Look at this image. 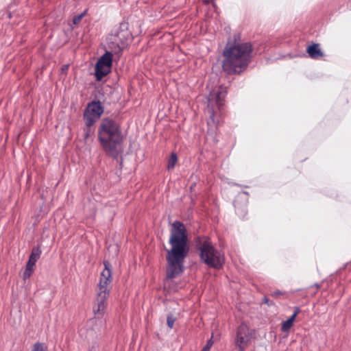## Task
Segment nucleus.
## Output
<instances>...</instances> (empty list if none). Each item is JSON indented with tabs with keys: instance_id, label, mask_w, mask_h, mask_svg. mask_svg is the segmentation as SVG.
<instances>
[{
	"instance_id": "obj_25",
	"label": "nucleus",
	"mask_w": 351,
	"mask_h": 351,
	"mask_svg": "<svg viewBox=\"0 0 351 351\" xmlns=\"http://www.w3.org/2000/svg\"><path fill=\"white\" fill-rule=\"evenodd\" d=\"M312 287H315L317 290H318L319 288H320V285L319 284H317V283H315V285H313Z\"/></svg>"
},
{
	"instance_id": "obj_24",
	"label": "nucleus",
	"mask_w": 351,
	"mask_h": 351,
	"mask_svg": "<svg viewBox=\"0 0 351 351\" xmlns=\"http://www.w3.org/2000/svg\"><path fill=\"white\" fill-rule=\"evenodd\" d=\"M263 302H264L265 304H268L269 306H271V305L272 304L271 303H269V299H268L267 298H266V297H265V298L263 299Z\"/></svg>"
},
{
	"instance_id": "obj_28",
	"label": "nucleus",
	"mask_w": 351,
	"mask_h": 351,
	"mask_svg": "<svg viewBox=\"0 0 351 351\" xmlns=\"http://www.w3.org/2000/svg\"><path fill=\"white\" fill-rule=\"evenodd\" d=\"M209 2V0H206V3H208Z\"/></svg>"
},
{
	"instance_id": "obj_6",
	"label": "nucleus",
	"mask_w": 351,
	"mask_h": 351,
	"mask_svg": "<svg viewBox=\"0 0 351 351\" xmlns=\"http://www.w3.org/2000/svg\"><path fill=\"white\" fill-rule=\"evenodd\" d=\"M129 23H119L107 37L108 48L114 53H119L134 37L129 30Z\"/></svg>"
},
{
	"instance_id": "obj_18",
	"label": "nucleus",
	"mask_w": 351,
	"mask_h": 351,
	"mask_svg": "<svg viewBox=\"0 0 351 351\" xmlns=\"http://www.w3.org/2000/svg\"><path fill=\"white\" fill-rule=\"evenodd\" d=\"M176 319L172 315H168L167 317V324L169 328H172Z\"/></svg>"
},
{
	"instance_id": "obj_26",
	"label": "nucleus",
	"mask_w": 351,
	"mask_h": 351,
	"mask_svg": "<svg viewBox=\"0 0 351 351\" xmlns=\"http://www.w3.org/2000/svg\"><path fill=\"white\" fill-rule=\"evenodd\" d=\"M248 195V193H247V192H246V191H243V192H242V193H239V197H240V196H241V195Z\"/></svg>"
},
{
	"instance_id": "obj_14",
	"label": "nucleus",
	"mask_w": 351,
	"mask_h": 351,
	"mask_svg": "<svg viewBox=\"0 0 351 351\" xmlns=\"http://www.w3.org/2000/svg\"><path fill=\"white\" fill-rule=\"evenodd\" d=\"M93 125H86V127L84 129V138L86 141L88 140L90 137H91L95 132Z\"/></svg>"
},
{
	"instance_id": "obj_22",
	"label": "nucleus",
	"mask_w": 351,
	"mask_h": 351,
	"mask_svg": "<svg viewBox=\"0 0 351 351\" xmlns=\"http://www.w3.org/2000/svg\"><path fill=\"white\" fill-rule=\"evenodd\" d=\"M234 207H235V210H236L237 213L239 216H243L244 217V215H245V210H241V212L240 213V208L239 206H237L236 202L234 203Z\"/></svg>"
},
{
	"instance_id": "obj_16",
	"label": "nucleus",
	"mask_w": 351,
	"mask_h": 351,
	"mask_svg": "<svg viewBox=\"0 0 351 351\" xmlns=\"http://www.w3.org/2000/svg\"><path fill=\"white\" fill-rule=\"evenodd\" d=\"M31 351H48L47 346L44 343H36Z\"/></svg>"
},
{
	"instance_id": "obj_13",
	"label": "nucleus",
	"mask_w": 351,
	"mask_h": 351,
	"mask_svg": "<svg viewBox=\"0 0 351 351\" xmlns=\"http://www.w3.org/2000/svg\"><path fill=\"white\" fill-rule=\"evenodd\" d=\"M306 51L308 52L309 56L313 59H318L323 56V52L319 48V46L318 44H313L311 45H309Z\"/></svg>"
},
{
	"instance_id": "obj_7",
	"label": "nucleus",
	"mask_w": 351,
	"mask_h": 351,
	"mask_svg": "<svg viewBox=\"0 0 351 351\" xmlns=\"http://www.w3.org/2000/svg\"><path fill=\"white\" fill-rule=\"evenodd\" d=\"M253 338V331L249 326L241 323L237 329L234 344L239 351H245V348L250 344Z\"/></svg>"
},
{
	"instance_id": "obj_27",
	"label": "nucleus",
	"mask_w": 351,
	"mask_h": 351,
	"mask_svg": "<svg viewBox=\"0 0 351 351\" xmlns=\"http://www.w3.org/2000/svg\"><path fill=\"white\" fill-rule=\"evenodd\" d=\"M67 68H68V65H65V66H64V67H63V69H63V70H64V69H67Z\"/></svg>"
},
{
	"instance_id": "obj_8",
	"label": "nucleus",
	"mask_w": 351,
	"mask_h": 351,
	"mask_svg": "<svg viewBox=\"0 0 351 351\" xmlns=\"http://www.w3.org/2000/svg\"><path fill=\"white\" fill-rule=\"evenodd\" d=\"M104 112V108L99 101L89 103L84 112L85 124L93 125Z\"/></svg>"
},
{
	"instance_id": "obj_17",
	"label": "nucleus",
	"mask_w": 351,
	"mask_h": 351,
	"mask_svg": "<svg viewBox=\"0 0 351 351\" xmlns=\"http://www.w3.org/2000/svg\"><path fill=\"white\" fill-rule=\"evenodd\" d=\"M293 323H291V321L287 319L286 321L282 323L281 330L282 332H288L290 328L293 326Z\"/></svg>"
},
{
	"instance_id": "obj_1",
	"label": "nucleus",
	"mask_w": 351,
	"mask_h": 351,
	"mask_svg": "<svg viewBox=\"0 0 351 351\" xmlns=\"http://www.w3.org/2000/svg\"><path fill=\"white\" fill-rule=\"evenodd\" d=\"M169 243L171 249L167 250V278L171 279L179 276L184 271V261L189 248L187 245V235L184 224L179 221L173 223Z\"/></svg>"
},
{
	"instance_id": "obj_20",
	"label": "nucleus",
	"mask_w": 351,
	"mask_h": 351,
	"mask_svg": "<svg viewBox=\"0 0 351 351\" xmlns=\"http://www.w3.org/2000/svg\"><path fill=\"white\" fill-rule=\"evenodd\" d=\"M213 344L212 338H210L206 343V345L203 348L202 351H210L211 346Z\"/></svg>"
},
{
	"instance_id": "obj_3",
	"label": "nucleus",
	"mask_w": 351,
	"mask_h": 351,
	"mask_svg": "<svg viewBox=\"0 0 351 351\" xmlns=\"http://www.w3.org/2000/svg\"><path fill=\"white\" fill-rule=\"evenodd\" d=\"M97 136L103 150L110 157L117 158L122 152L124 141L119 123L110 118L102 119L98 126Z\"/></svg>"
},
{
	"instance_id": "obj_11",
	"label": "nucleus",
	"mask_w": 351,
	"mask_h": 351,
	"mask_svg": "<svg viewBox=\"0 0 351 351\" xmlns=\"http://www.w3.org/2000/svg\"><path fill=\"white\" fill-rule=\"evenodd\" d=\"M227 95V90L225 87L219 86L217 89L212 90L208 97V102L215 101L219 108L223 106V100Z\"/></svg>"
},
{
	"instance_id": "obj_4",
	"label": "nucleus",
	"mask_w": 351,
	"mask_h": 351,
	"mask_svg": "<svg viewBox=\"0 0 351 351\" xmlns=\"http://www.w3.org/2000/svg\"><path fill=\"white\" fill-rule=\"evenodd\" d=\"M104 269L101 274L99 283L98 285L99 289L93 306L95 317L88 321V328L92 327L97 320L101 324L103 323L101 317H103L105 309L107 306V299L110 293L109 285L112 282V278L110 263L104 261Z\"/></svg>"
},
{
	"instance_id": "obj_15",
	"label": "nucleus",
	"mask_w": 351,
	"mask_h": 351,
	"mask_svg": "<svg viewBox=\"0 0 351 351\" xmlns=\"http://www.w3.org/2000/svg\"><path fill=\"white\" fill-rule=\"evenodd\" d=\"M178 161V157L176 153H171L170 158L168 160L167 163V169L168 170H171L174 168L176 162Z\"/></svg>"
},
{
	"instance_id": "obj_5",
	"label": "nucleus",
	"mask_w": 351,
	"mask_h": 351,
	"mask_svg": "<svg viewBox=\"0 0 351 351\" xmlns=\"http://www.w3.org/2000/svg\"><path fill=\"white\" fill-rule=\"evenodd\" d=\"M195 246L202 263L214 269L222 267L224 256L215 247L210 238L206 236L197 237L195 239Z\"/></svg>"
},
{
	"instance_id": "obj_19",
	"label": "nucleus",
	"mask_w": 351,
	"mask_h": 351,
	"mask_svg": "<svg viewBox=\"0 0 351 351\" xmlns=\"http://www.w3.org/2000/svg\"><path fill=\"white\" fill-rule=\"evenodd\" d=\"M86 10L84 11L81 14L73 17V22H80L82 18L86 15Z\"/></svg>"
},
{
	"instance_id": "obj_10",
	"label": "nucleus",
	"mask_w": 351,
	"mask_h": 351,
	"mask_svg": "<svg viewBox=\"0 0 351 351\" xmlns=\"http://www.w3.org/2000/svg\"><path fill=\"white\" fill-rule=\"evenodd\" d=\"M40 254L41 250L38 247H35L32 249L29 260L26 264L25 269L23 274L24 280L29 278L32 276L34 271V266L37 261L39 259Z\"/></svg>"
},
{
	"instance_id": "obj_23",
	"label": "nucleus",
	"mask_w": 351,
	"mask_h": 351,
	"mask_svg": "<svg viewBox=\"0 0 351 351\" xmlns=\"http://www.w3.org/2000/svg\"><path fill=\"white\" fill-rule=\"evenodd\" d=\"M279 295H282V292H281L280 291H274L273 293H271V295L273 297H276Z\"/></svg>"
},
{
	"instance_id": "obj_9",
	"label": "nucleus",
	"mask_w": 351,
	"mask_h": 351,
	"mask_svg": "<svg viewBox=\"0 0 351 351\" xmlns=\"http://www.w3.org/2000/svg\"><path fill=\"white\" fill-rule=\"evenodd\" d=\"M112 62V53L106 51L97 60L95 65V77L97 80H101L107 75L110 71Z\"/></svg>"
},
{
	"instance_id": "obj_2",
	"label": "nucleus",
	"mask_w": 351,
	"mask_h": 351,
	"mask_svg": "<svg viewBox=\"0 0 351 351\" xmlns=\"http://www.w3.org/2000/svg\"><path fill=\"white\" fill-rule=\"evenodd\" d=\"M252 46L249 42H241L240 34H235L227 42L223 51L222 68L228 75L239 74L245 71L251 61Z\"/></svg>"
},
{
	"instance_id": "obj_12",
	"label": "nucleus",
	"mask_w": 351,
	"mask_h": 351,
	"mask_svg": "<svg viewBox=\"0 0 351 351\" xmlns=\"http://www.w3.org/2000/svg\"><path fill=\"white\" fill-rule=\"evenodd\" d=\"M98 330V328H82L80 330L81 337H84L88 342L94 343L92 347V351H94L95 348L97 346V339Z\"/></svg>"
},
{
	"instance_id": "obj_21",
	"label": "nucleus",
	"mask_w": 351,
	"mask_h": 351,
	"mask_svg": "<svg viewBox=\"0 0 351 351\" xmlns=\"http://www.w3.org/2000/svg\"><path fill=\"white\" fill-rule=\"evenodd\" d=\"M299 312H300V308L298 307H296L293 314L288 319V320L291 321V323L293 324V322Z\"/></svg>"
}]
</instances>
